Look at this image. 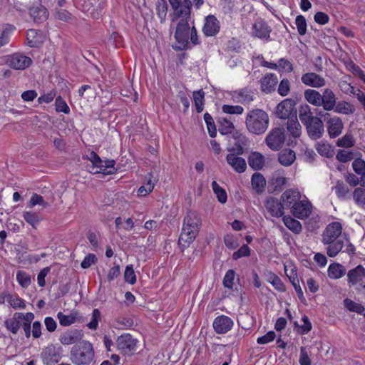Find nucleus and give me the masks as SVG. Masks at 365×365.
<instances>
[{"mask_svg": "<svg viewBox=\"0 0 365 365\" xmlns=\"http://www.w3.org/2000/svg\"><path fill=\"white\" fill-rule=\"evenodd\" d=\"M202 220L200 215L195 211H188L183 220L182 227L178 240V245L185 249L195 240L197 236Z\"/></svg>", "mask_w": 365, "mask_h": 365, "instance_id": "f257e3e1", "label": "nucleus"}, {"mask_svg": "<svg viewBox=\"0 0 365 365\" xmlns=\"http://www.w3.org/2000/svg\"><path fill=\"white\" fill-rule=\"evenodd\" d=\"M342 226L339 222L329 224L322 234V242L327 245V253L328 256L334 257L342 250L344 242L339 237L341 235Z\"/></svg>", "mask_w": 365, "mask_h": 365, "instance_id": "f03ea898", "label": "nucleus"}, {"mask_svg": "<svg viewBox=\"0 0 365 365\" xmlns=\"http://www.w3.org/2000/svg\"><path fill=\"white\" fill-rule=\"evenodd\" d=\"M269 123V118L267 112L256 108L249 111L245 118L247 130L254 135H262L266 132Z\"/></svg>", "mask_w": 365, "mask_h": 365, "instance_id": "7ed1b4c3", "label": "nucleus"}, {"mask_svg": "<svg viewBox=\"0 0 365 365\" xmlns=\"http://www.w3.org/2000/svg\"><path fill=\"white\" fill-rule=\"evenodd\" d=\"M94 350L91 343L83 341L73 346L70 351V359L75 365H89L93 360Z\"/></svg>", "mask_w": 365, "mask_h": 365, "instance_id": "20e7f679", "label": "nucleus"}, {"mask_svg": "<svg viewBox=\"0 0 365 365\" xmlns=\"http://www.w3.org/2000/svg\"><path fill=\"white\" fill-rule=\"evenodd\" d=\"M182 19L178 23L174 37L176 45L173 47L177 51L191 49L192 46L189 41L190 31L191 27L188 23L189 17H181Z\"/></svg>", "mask_w": 365, "mask_h": 365, "instance_id": "39448f33", "label": "nucleus"}, {"mask_svg": "<svg viewBox=\"0 0 365 365\" xmlns=\"http://www.w3.org/2000/svg\"><path fill=\"white\" fill-rule=\"evenodd\" d=\"M317 115L326 122L327 132L331 138H335L341 134L344 123L339 117L332 116L329 113H324L322 110L317 113Z\"/></svg>", "mask_w": 365, "mask_h": 365, "instance_id": "423d86ee", "label": "nucleus"}, {"mask_svg": "<svg viewBox=\"0 0 365 365\" xmlns=\"http://www.w3.org/2000/svg\"><path fill=\"white\" fill-rule=\"evenodd\" d=\"M138 340L130 334H123L117 337L115 346L123 355L130 356L137 351Z\"/></svg>", "mask_w": 365, "mask_h": 365, "instance_id": "0eeeda50", "label": "nucleus"}, {"mask_svg": "<svg viewBox=\"0 0 365 365\" xmlns=\"http://www.w3.org/2000/svg\"><path fill=\"white\" fill-rule=\"evenodd\" d=\"M285 141V134L283 128H275L272 129L265 138L266 145L272 150H279Z\"/></svg>", "mask_w": 365, "mask_h": 365, "instance_id": "6e6552de", "label": "nucleus"}, {"mask_svg": "<svg viewBox=\"0 0 365 365\" xmlns=\"http://www.w3.org/2000/svg\"><path fill=\"white\" fill-rule=\"evenodd\" d=\"M173 9L172 21H175L180 17H190L192 1L190 0H169Z\"/></svg>", "mask_w": 365, "mask_h": 365, "instance_id": "1a4fd4ad", "label": "nucleus"}, {"mask_svg": "<svg viewBox=\"0 0 365 365\" xmlns=\"http://www.w3.org/2000/svg\"><path fill=\"white\" fill-rule=\"evenodd\" d=\"M295 101L292 98H287L280 102L276 107L275 115L280 119L291 118V115H296Z\"/></svg>", "mask_w": 365, "mask_h": 365, "instance_id": "9d476101", "label": "nucleus"}, {"mask_svg": "<svg viewBox=\"0 0 365 365\" xmlns=\"http://www.w3.org/2000/svg\"><path fill=\"white\" fill-rule=\"evenodd\" d=\"M271 32V27L261 18L256 19L252 26L251 34L254 37L268 41L270 40Z\"/></svg>", "mask_w": 365, "mask_h": 365, "instance_id": "9b49d317", "label": "nucleus"}, {"mask_svg": "<svg viewBox=\"0 0 365 365\" xmlns=\"http://www.w3.org/2000/svg\"><path fill=\"white\" fill-rule=\"evenodd\" d=\"M287 178L284 177V171H275L269 180L268 190L269 192H282L287 184Z\"/></svg>", "mask_w": 365, "mask_h": 365, "instance_id": "f8f14e48", "label": "nucleus"}, {"mask_svg": "<svg viewBox=\"0 0 365 365\" xmlns=\"http://www.w3.org/2000/svg\"><path fill=\"white\" fill-rule=\"evenodd\" d=\"M32 63V60L21 53H16L9 56L7 58L8 65L16 70H24Z\"/></svg>", "mask_w": 365, "mask_h": 365, "instance_id": "ddd939ff", "label": "nucleus"}, {"mask_svg": "<svg viewBox=\"0 0 365 365\" xmlns=\"http://www.w3.org/2000/svg\"><path fill=\"white\" fill-rule=\"evenodd\" d=\"M41 357L44 364L53 365L61 359V354L58 349L51 344L46 346L41 354Z\"/></svg>", "mask_w": 365, "mask_h": 365, "instance_id": "4468645a", "label": "nucleus"}, {"mask_svg": "<svg viewBox=\"0 0 365 365\" xmlns=\"http://www.w3.org/2000/svg\"><path fill=\"white\" fill-rule=\"evenodd\" d=\"M264 207L272 217L279 218L284 216L285 207L281 200H279L275 197H269L266 200Z\"/></svg>", "mask_w": 365, "mask_h": 365, "instance_id": "2eb2a0df", "label": "nucleus"}, {"mask_svg": "<svg viewBox=\"0 0 365 365\" xmlns=\"http://www.w3.org/2000/svg\"><path fill=\"white\" fill-rule=\"evenodd\" d=\"M337 98L334 91L330 88L323 90L321 98L320 106L324 109V113H329L336 107Z\"/></svg>", "mask_w": 365, "mask_h": 365, "instance_id": "dca6fc26", "label": "nucleus"}, {"mask_svg": "<svg viewBox=\"0 0 365 365\" xmlns=\"http://www.w3.org/2000/svg\"><path fill=\"white\" fill-rule=\"evenodd\" d=\"M233 320L225 315L217 317L212 323V327L216 333L222 334L229 331L233 327Z\"/></svg>", "mask_w": 365, "mask_h": 365, "instance_id": "f3484780", "label": "nucleus"}, {"mask_svg": "<svg viewBox=\"0 0 365 365\" xmlns=\"http://www.w3.org/2000/svg\"><path fill=\"white\" fill-rule=\"evenodd\" d=\"M220 29V24L214 15H208L205 19L202 32L205 36H215Z\"/></svg>", "mask_w": 365, "mask_h": 365, "instance_id": "a211bd4d", "label": "nucleus"}, {"mask_svg": "<svg viewBox=\"0 0 365 365\" xmlns=\"http://www.w3.org/2000/svg\"><path fill=\"white\" fill-rule=\"evenodd\" d=\"M307 134L312 140L321 138L324 133V126L321 117H318L314 121L305 126Z\"/></svg>", "mask_w": 365, "mask_h": 365, "instance_id": "6ab92c4d", "label": "nucleus"}, {"mask_svg": "<svg viewBox=\"0 0 365 365\" xmlns=\"http://www.w3.org/2000/svg\"><path fill=\"white\" fill-rule=\"evenodd\" d=\"M312 205L310 202L299 200L298 203L291 210L292 215L297 218L303 220L307 218L311 213Z\"/></svg>", "mask_w": 365, "mask_h": 365, "instance_id": "aec40b11", "label": "nucleus"}, {"mask_svg": "<svg viewBox=\"0 0 365 365\" xmlns=\"http://www.w3.org/2000/svg\"><path fill=\"white\" fill-rule=\"evenodd\" d=\"M232 98L236 103L249 105L254 101V92L247 88L235 91L232 93Z\"/></svg>", "mask_w": 365, "mask_h": 365, "instance_id": "412c9836", "label": "nucleus"}, {"mask_svg": "<svg viewBox=\"0 0 365 365\" xmlns=\"http://www.w3.org/2000/svg\"><path fill=\"white\" fill-rule=\"evenodd\" d=\"M83 337L81 330L71 329L60 335L59 341L63 345H71L79 342Z\"/></svg>", "mask_w": 365, "mask_h": 365, "instance_id": "4be33fe9", "label": "nucleus"}, {"mask_svg": "<svg viewBox=\"0 0 365 365\" xmlns=\"http://www.w3.org/2000/svg\"><path fill=\"white\" fill-rule=\"evenodd\" d=\"M301 81L304 85L314 88H321L326 84V81L322 76L313 72L303 74Z\"/></svg>", "mask_w": 365, "mask_h": 365, "instance_id": "5701e85b", "label": "nucleus"}, {"mask_svg": "<svg viewBox=\"0 0 365 365\" xmlns=\"http://www.w3.org/2000/svg\"><path fill=\"white\" fill-rule=\"evenodd\" d=\"M364 279H365V269L362 265L356 266L347 273V282L349 287L361 283Z\"/></svg>", "mask_w": 365, "mask_h": 365, "instance_id": "b1692460", "label": "nucleus"}, {"mask_svg": "<svg viewBox=\"0 0 365 365\" xmlns=\"http://www.w3.org/2000/svg\"><path fill=\"white\" fill-rule=\"evenodd\" d=\"M301 195L299 192L289 189L287 190L282 195H281V201L284 204L285 207L291 208V210L294 207V205L298 203L300 200Z\"/></svg>", "mask_w": 365, "mask_h": 365, "instance_id": "393cba45", "label": "nucleus"}, {"mask_svg": "<svg viewBox=\"0 0 365 365\" xmlns=\"http://www.w3.org/2000/svg\"><path fill=\"white\" fill-rule=\"evenodd\" d=\"M24 318V314L16 312L11 318L4 321L5 327L14 334H16L21 327V322Z\"/></svg>", "mask_w": 365, "mask_h": 365, "instance_id": "a878e982", "label": "nucleus"}, {"mask_svg": "<svg viewBox=\"0 0 365 365\" xmlns=\"http://www.w3.org/2000/svg\"><path fill=\"white\" fill-rule=\"evenodd\" d=\"M226 160L235 172L242 173L246 170L247 163L243 158L235 154H228Z\"/></svg>", "mask_w": 365, "mask_h": 365, "instance_id": "bb28decb", "label": "nucleus"}, {"mask_svg": "<svg viewBox=\"0 0 365 365\" xmlns=\"http://www.w3.org/2000/svg\"><path fill=\"white\" fill-rule=\"evenodd\" d=\"M26 39L30 47L37 48L44 42L45 36L39 30L29 29L26 33Z\"/></svg>", "mask_w": 365, "mask_h": 365, "instance_id": "cd10ccee", "label": "nucleus"}, {"mask_svg": "<svg viewBox=\"0 0 365 365\" xmlns=\"http://www.w3.org/2000/svg\"><path fill=\"white\" fill-rule=\"evenodd\" d=\"M29 14L33 20L38 24L45 21L48 16L47 9L42 5L30 8Z\"/></svg>", "mask_w": 365, "mask_h": 365, "instance_id": "c85d7f7f", "label": "nucleus"}, {"mask_svg": "<svg viewBox=\"0 0 365 365\" xmlns=\"http://www.w3.org/2000/svg\"><path fill=\"white\" fill-rule=\"evenodd\" d=\"M261 88L263 92L270 93L274 91L278 79L274 74L268 73L260 80Z\"/></svg>", "mask_w": 365, "mask_h": 365, "instance_id": "c756f323", "label": "nucleus"}, {"mask_svg": "<svg viewBox=\"0 0 365 365\" xmlns=\"http://www.w3.org/2000/svg\"><path fill=\"white\" fill-rule=\"evenodd\" d=\"M319 115L314 116L311 108L309 105L305 104L300 106L299 109V118L304 126L314 121Z\"/></svg>", "mask_w": 365, "mask_h": 365, "instance_id": "7c9ffc66", "label": "nucleus"}, {"mask_svg": "<svg viewBox=\"0 0 365 365\" xmlns=\"http://www.w3.org/2000/svg\"><path fill=\"white\" fill-rule=\"evenodd\" d=\"M287 130L289 135L294 138L300 137L302 134V126L299 123L297 115L292 116L287 122Z\"/></svg>", "mask_w": 365, "mask_h": 365, "instance_id": "2f4dec72", "label": "nucleus"}, {"mask_svg": "<svg viewBox=\"0 0 365 365\" xmlns=\"http://www.w3.org/2000/svg\"><path fill=\"white\" fill-rule=\"evenodd\" d=\"M295 160L296 154L291 149L285 148L281 150L278 154V161L283 166H290Z\"/></svg>", "mask_w": 365, "mask_h": 365, "instance_id": "473e14b6", "label": "nucleus"}, {"mask_svg": "<svg viewBox=\"0 0 365 365\" xmlns=\"http://www.w3.org/2000/svg\"><path fill=\"white\" fill-rule=\"evenodd\" d=\"M264 163V155L259 152H252L248 157V164L254 170H262Z\"/></svg>", "mask_w": 365, "mask_h": 365, "instance_id": "72a5a7b5", "label": "nucleus"}, {"mask_svg": "<svg viewBox=\"0 0 365 365\" xmlns=\"http://www.w3.org/2000/svg\"><path fill=\"white\" fill-rule=\"evenodd\" d=\"M334 113L343 115H351L355 110L354 105L346 101H336V107L332 110Z\"/></svg>", "mask_w": 365, "mask_h": 365, "instance_id": "f704fd0d", "label": "nucleus"}, {"mask_svg": "<svg viewBox=\"0 0 365 365\" xmlns=\"http://www.w3.org/2000/svg\"><path fill=\"white\" fill-rule=\"evenodd\" d=\"M251 184L253 190L260 194L264 190L266 180L261 173H255L252 176Z\"/></svg>", "mask_w": 365, "mask_h": 365, "instance_id": "c9c22d12", "label": "nucleus"}, {"mask_svg": "<svg viewBox=\"0 0 365 365\" xmlns=\"http://www.w3.org/2000/svg\"><path fill=\"white\" fill-rule=\"evenodd\" d=\"M328 277L331 279H339L346 273L345 267L341 264H331L327 270Z\"/></svg>", "mask_w": 365, "mask_h": 365, "instance_id": "e433bc0d", "label": "nucleus"}, {"mask_svg": "<svg viewBox=\"0 0 365 365\" xmlns=\"http://www.w3.org/2000/svg\"><path fill=\"white\" fill-rule=\"evenodd\" d=\"M304 98L310 104L319 107L321 103L322 93L314 89H307L304 91Z\"/></svg>", "mask_w": 365, "mask_h": 365, "instance_id": "4c0bfd02", "label": "nucleus"}, {"mask_svg": "<svg viewBox=\"0 0 365 365\" xmlns=\"http://www.w3.org/2000/svg\"><path fill=\"white\" fill-rule=\"evenodd\" d=\"M283 222L285 226L295 234H299L302 230V226L299 221L290 216H284Z\"/></svg>", "mask_w": 365, "mask_h": 365, "instance_id": "58836bf2", "label": "nucleus"}, {"mask_svg": "<svg viewBox=\"0 0 365 365\" xmlns=\"http://www.w3.org/2000/svg\"><path fill=\"white\" fill-rule=\"evenodd\" d=\"M205 92L202 89H200L198 91H193V101L194 105L196 109L197 113H200L202 112L204 109L205 104Z\"/></svg>", "mask_w": 365, "mask_h": 365, "instance_id": "ea45409f", "label": "nucleus"}, {"mask_svg": "<svg viewBox=\"0 0 365 365\" xmlns=\"http://www.w3.org/2000/svg\"><path fill=\"white\" fill-rule=\"evenodd\" d=\"M153 178L152 173H149L146 177L145 185L140 186L138 190L139 195L145 196L153 191L155 185V180H153Z\"/></svg>", "mask_w": 365, "mask_h": 365, "instance_id": "a19ab883", "label": "nucleus"}, {"mask_svg": "<svg viewBox=\"0 0 365 365\" xmlns=\"http://www.w3.org/2000/svg\"><path fill=\"white\" fill-rule=\"evenodd\" d=\"M23 217L24 220L34 228H36L37 225L41 220V217L38 213L31 211L24 212Z\"/></svg>", "mask_w": 365, "mask_h": 365, "instance_id": "79ce46f5", "label": "nucleus"}, {"mask_svg": "<svg viewBox=\"0 0 365 365\" xmlns=\"http://www.w3.org/2000/svg\"><path fill=\"white\" fill-rule=\"evenodd\" d=\"M333 189L335 190V193L337 197L341 200L346 199V196L349 193V189L348 186L342 181H337Z\"/></svg>", "mask_w": 365, "mask_h": 365, "instance_id": "37998d69", "label": "nucleus"}, {"mask_svg": "<svg viewBox=\"0 0 365 365\" xmlns=\"http://www.w3.org/2000/svg\"><path fill=\"white\" fill-rule=\"evenodd\" d=\"M288 277H289L292 284L294 287V289H295L300 301L302 302H304L305 298L304 297L303 291L300 287L299 280L297 276V273H294V271L292 270V274L288 276Z\"/></svg>", "mask_w": 365, "mask_h": 365, "instance_id": "c03bdc74", "label": "nucleus"}, {"mask_svg": "<svg viewBox=\"0 0 365 365\" xmlns=\"http://www.w3.org/2000/svg\"><path fill=\"white\" fill-rule=\"evenodd\" d=\"M156 12L161 23H163L166 19L168 12V4L166 0H158L156 4Z\"/></svg>", "mask_w": 365, "mask_h": 365, "instance_id": "a18cd8bd", "label": "nucleus"}, {"mask_svg": "<svg viewBox=\"0 0 365 365\" xmlns=\"http://www.w3.org/2000/svg\"><path fill=\"white\" fill-rule=\"evenodd\" d=\"M16 280L23 288H27L31 283L30 274L23 270L17 271Z\"/></svg>", "mask_w": 365, "mask_h": 365, "instance_id": "49530a36", "label": "nucleus"}, {"mask_svg": "<svg viewBox=\"0 0 365 365\" xmlns=\"http://www.w3.org/2000/svg\"><path fill=\"white\" fill-rule=\"evenodd\" d=\"M344 307L350 312L361 314L364 311V307L359 303H356L350 299L344 300Z\"/></svg>", "mask_w": 365, "mask_h": 365, "instance_id": "de8ad7c7", "label": "nucleus"}, {"mask_svg": "<svg viewBox=\"0 0 365 365\" xmlns=\"http://www.w3.org/2000/svg\"><path fill=\"white\" fill-rule=\"evenodd\" d=\"M211 186L214 193L217 197L218 201L221 203H225L227 198L225 190L221 187L216 181H212Z\"/></svg>", "mask_w": 365, "mask_h": 365, "instance_id": "09e8293b", "label": "nucleus"}, {"mask_svg": "<svg viewBox=\"0 0 365 365\" xmlns=\"http://www.w3.org/2000/svg\"><path fill=\"white\" fill-rule=\"evenodd\" d=\"M219 132L222 135L231 134L235 128L233 123L227 118H222L219 121Z\"/></svg>", "mask_w": 365, "mask_h": 365, "instance_id": "8fccbe9b", "label": "nucleus"}, {"mask_svg": "<svg viewBox=\"0 0 365 365\" xmlns=\"http://www.w3.org/2000/svg\"><path fill=\"white\" fill-rule=\"evenodd\" d=\"M57 318L59 320L60 324L63 327L73 324L76 319V317L74 314L66 315L61 312L57 314Z\"/></svg>", "mask_w": 365, "mask_h": 365, "instance_id": "3c124183", "label": "nucleus"}, {"mask_svg": "<svg viewBox=\"0 0 365 365\" xmlns=\"http://www.w3.org/2000/svg\"><path fill=\"white\" fill-rule=\"evenodd\" d=\"M353 198L357 205H359V206H361L363 207H365V189L364 188H361V187L356 188L353 192Z\"/></svg>", "mask_w": 365, "mask_h": 365, "instance_id": "603ef678", "label": "nucleus"}, {"mask_svg": "<svg viewBox=\"0 0 365 365\" xmlns=\"http://www.w3.org/2000/svg\"><path fill=\"white\" fill-rule=\"evenodd\" d=\"M354 158V153L352 151H348L346 150H339L336 158L341 163H347Z\"/></svg>", "mask_w": 365, "mask_h": 365, "instance_id": "864d4df0", "label": "nucleus"}, {"mask_svg": "<svg viewBox=\"0 0 365 365\" xmlns=\"http://www.w3.org/2000/svg\"><path fill=\"white\" fill-rule=\"evenodd\" d=\"M295 24L297 31L300 36H304L307 33V21L304 16L298 15L295 19Z\"/></svg>", "mask_w": 365, "mask_h": 365, "instance_id": "5fc2aeb1", "label": "nucleus"}, {"mask_svg": "<svg viewBox=\"0 0 365 365\" xmlns=\"http://www.w3.org/2000/svg\"><path fill=\"white\" fill-rule=\"evenodd\" d=\"M41 205L43 207H47L48 203L43 200V197L36 193H34L29 200L28 206L29 207H34L36 205Z\"/></svg>", "mask_w": 365, "mask_h": 365, "instance_id": "6e6d98bb", "label": "nucleus"}, {"mask_svg": "<svg viewBox=\"0 0 365 365\" xmlns=\"http://www.w3.org/2000/svg\"><path fill=\"white\" fill-rule=\"evenodd\" d=\"M204 120L206 123L210 137H215L217 134V130L212 117L208 113H206L204 115Z\"/></svg>", "mask_w": 365, "mask_h": 365, "instance_id": "4d7b16f0", "label": "nucleus"}, {"mask_svg": "<svg viewBox=\"0 0 365 365\" xmlns=\"http://www.w3.org/2000/svg\"><path fill=\"white\" fill-rule=\"evenodd\" d=\"M317 152L322 156L326 158H331L333 157L334 152L332 147L329 144H319L317 148Z\"/></svg>", "mask_w": 365, "mask_h": 365, "instance_id": "13d9d810", "label": "nucleus"}, {"mask_svg": "<svg viewBox=\"0 0 365 365\" xmlns=\"http://www.w3.org/2000/svg\"><path fill=\"white\" fill-rule=\"evenodd\" d=\"M124 279L127 283L134 284L136 282V275L132 264L127 265L124 272Z\"/></svg>", "mask_w": 365, "mask_h": 365, "instance_id": "bf43d9fd", "label": "nucleus"}, {"mask_svg": "<svg viewBox=\"0 0 365 365\" xmlns=\"http://www.w3.org/2000/svg\"><path fill=\"white\" fill-rule=\"evenodd\" d=\"M222 110L227 114L241 115L244 112V108L241 106L223 105Z\"/></svg>", "mask_w": 365, "mask_h": 365, "instance_id": "052dcab7", "label": "nucleus"}, {"mask_svg": "<svg viewBox=\"0 0 365 365\" xmlns=\"http://www.w3.org/2000/svg\"><path fill=\"white\" fill-rule=\"evenodd\" d=\"M55 106L57 112H62L66 114H68L70 112V108L66 102L60 96L56 98Z\"/></svg>", "mask_w": 365, "mask_h": 365, "instance_id": "680f3d73", "label": "nucleus"}, {"mask_svg": "<svg viewBox=\"0 0 365 365\" xmlns=\"http://www.w3.org/2000/svg\"><path fill=\"white\" fill-rule=\"evenodd\" d=\"M101 319V314L99 309H95L92 313L91 321L87 324L91 329L96 330L98 328V322Z\"/></svg>", "mask_w": 365, "mask_h": 365, "instance_id": "e2e57ef3", "label": "nucleus"}, {"mask_svg": "<svg viewBox=\"0 0 365 365\" xmlns=\"http://www.w3.org/2000/svg\"><path fill=\"white\" fill-rule=\"evenodd\" d=\"M352 168L354 172L363 176L365 173V161L361 158H356L352 163Z\"/></svg>", "mask_w": 365, "mask_h": 365, "instance_id": "0e129e2a", "label": "nucleus"}, {"mask_svg": "<svg viewBox=\"0 0 365 365\" xmlns=\"http://www.w3.org/2000/svg\"><path fill=\"white\" fill-rule=\"evenodd\" d=\"M354 142L351 135L346 134L341 138L338 139L336 145L342 148H351L354 145Z\"/></svg>", "mask_w": 365, "mask_h": 365, "instance_id": "69168bd1", "label": "nucleus"}, {"mask_svg": "<svg viewBox=\"0 0 365 365\" xmlns=\"http://www.w3.org/2000/svg\"><path fill=\"white\" fill-rule=\"evenodd\" d=\"M8 302L14 309H24L26 307L25 301L17 296L14 297L11 294Z\"/></svg>", "mask_w": 365, "mask_h": 365, "instance_id": "338daca9", "label": "nucleus"}, {"mask_svg": "<svg viewBox=\"0 0 365 365\" xmlns=\"http://www.w3.org/2000/svg\"><path fill=\"white\" fill-rule=\"evenodd\" d=\"M250 255V249L247 245H243L240 249L232 254V259L237 260L243 257Z\"/></svg>", "mask_w": 365, "mask_h": 365, "instance_id": "774afa93", "label": "nucleus"}]
</instances>
